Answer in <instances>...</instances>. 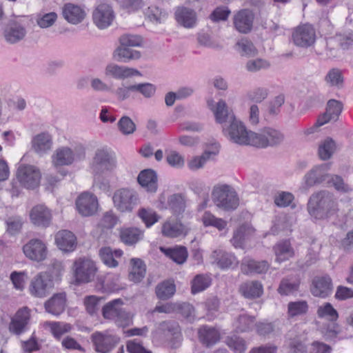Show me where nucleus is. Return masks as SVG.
I'll return each mask as SVG.
<instances>
[{
    "instance_id": "obj_62",
    "label": "nucleus",
    "mask_w": 353,
    "mask_h": 353,
    "mask_svg": "<svg viewBox=\"0 0 353 353\" xmlns=\"http://www.w3.org/2000/svg\"><path fill=\"white\" fill-rule=\"evenodd\" d=\"M100 298L90 295L85 296L83 301L85 310L90 315L95 314L99 309Z\"/></svg>"
},
{
    "instance_id": "obj_42",
    "label": "nucleus",
    "mask_w": 353,
    "mask_h": 353,
    "mask_svg": "<svg viewBox=\"0 0 353 353\" xmlns=\"http://www.w3.org/2000/svg\"><path fill=\"white\" fill-rule=\"evenodd\" d=\"M254 317L245 313L240 314L234 321L233 326L238 332H246L252 330L254 325Z\"/></svg>"
},
{
    "instance_id": "obj_32",
    "label": "nucleus",
    "mask_w": 353,
    "mask_h": 353,
    "mask_svg": "<svg viewBox=\"0 0 353 353\" xmlns=\"http://www.w3.org/2000/svg\"><path fill=\"white\" fill-rule=\"evenodd\" d=\"M269 268V264L265 261H256L250 259H245L242 261L241 270L245 274H263Z\"/></svg>"
},
{
    "instance_id": "obj_8",
    "label": "nucleus",
    "mask_w": 353,
    "mask_h": 353,
    "mask_svg": "<svg viewBox=\"0 0 353 353\" xmlns=\"http://www.w3.org/2000/svg\"><path fill=\"white\" fill-rule=\"evenodd\" d=\"M117 222V216L111 212H106L92 232L93 239L99 243H106L112 235V228Z\"/></svg>"
},
{
    "instance_id": "obj_58",
    "label": "nucleus",
    "mask_w": 353,
    "mask_h": 353,
    "mask_svg": "<svg viewBox=\"0 0 353 353\" xmlns=\"http://www.w3.org/2000/svg\"><path fill=\"white\" fill-rule=\"evenodd\" d=\"M327 183L329 186L334 187L341 192H347L350 190L349 185L345 183L343 178L339 175H329Z\"/></svg>"
},
{
    "instance_id": "obj_21",
    "label": "nucleus",
    "mask_w": 353,
    "mask_h": 353,
    "mask_svg": "<svg viewBox=\"0 0 353 353\" xmlns=\"http://www.w3.org/2000/svg\"><path fill=\"white\" fill-rule=\"evenodd\" d=\"M32 149L39 155L48 152L52 146V136L48 132H41L35 135L31 141Z\"/></svg>"
},
{
    "instance_id": "obj_55",
    "label": "nucleus",
    "mask_w": 353,
    "mask_h": 353,
    "mask_svg": "<svg viewBox=\"0 0 353 353\" xmlns=\"http://www.w3.org/2000/svg\"><path fill=\"white\" fill-rule=\"evenodd\" d=\"M118 128L124 135L132 134L136 130V125L133 121L127 116L122 117L119 121Z\"/></svg>"
},
{
    "instance_id": "obj_49",
    "label": "nucleus",
    "mask_w": 353,
    "mask_h": 353,
    "mask_svg": "<svg viewBox=\"0 0 353 353\" xmlns=\"http://www.w3.org/2000/svg\"><path fill=\"white\" fill-rule=\"evenodd\" d=\"M317 315L319 318L326 319L330 321H336L339 318L337 311L330 303L319 306L317 310Z\"/></svg>"
},
{
    "instance_id": "obj_46",
    "label": "nucleus",
    "mask_w": 353,
    "mask_h": 353,
    "mask_svg": "<svg viewBox=\"0 0 353 353\" xmlns=\"http://www.w3.org/2000/svg\"><path fill=\"white\" fill-rule=\"evenodd\" d=\"M211 278L205 274L196 275L191 283V292L195 294L207 289L211 284Z\"/></svg>"
},
{
    "instance_id": "obj_2",
    "label": "nucleus",
    "mask_w": 353,
    "mask_h": 353,
    "mask_svg": "<svg viewBox=\"0 0 353 353\" xmlns=\"http://www.w3.org/2000/svg\"><path fill=\"white\" fill-rule=\"evenodd\" d=\"M97 272L96 263L92 259L87 256L77 258L71 267L73 283L79 285L90 283Z\"/></svg>"
},
{
    "instance_id": "obj_41",
    "label": "nucleus",
    "mask_w": 353,
    "mask_h": 353,
    "mask_svg": "<svg viewBox=\"0 0 353 353\" xmlns=\"http://www.w3.org/2000/svg\"><path fill=\"white\" fill-rule=\"evenodd\" d=\"M160 250L173 261L178 264L183 263L188 257V252L185 247L177 246L174 248L165 249L162 247Z\"/></svg>"
},
{
    "instance_id": "obj_57",
    "label": "nucleus",
    "mask_w": 353,
    "mask_h": 353,
    "mask_svg": "<svg viewBox=\"0 0 353 353\" xmlns=\"http://www.w3.org/2000/svg\"><path fill=\"white\" fill-rule=\"evenodd\" d=\"M343 110V104L341 102L330 99L328 101L326 108V112L330 116L333 121H336Z\"/></svg>"
},
{
    "instance_id": "obj_10",
    "label": "nucleus",
    "mask_w": 353,
    "mask_h": 353,
    "mask_svg": "<svg viewBox=\"0 0 353 353\" xmlns=\"http://www.w3.org/2000/svg\"><path fill=\"white\" fill-rule=\"evenodd\" d=\"M20 183L28 189L37 188L41 179V173L39 169L34 165H24L19 167L17 174Z\"/></svg>"
},
{
    "instance_id": "obj_50",
    "label": "nucleus",
    "mask_w": 353,
    "mask_h": 353,
    "mask_svg": "<svg viewBox=\"0 0 353 353\" xmlns=\"http://www.w3.org/2000/svg\"><path fill=\"white\" fill-rule=\"evenodd\" d=\"M225 343L230 349L235 353H243L247 349L245 340L236 335L228 336Z\"/></svg>"
},
{
    "instance_id": "obj_33",
    "label": "nucleus",
    "mask_w": 353,
    "mask_h": 353,
    "mask_svg": "<svg viewBox=\"0 0 353 353\" xmlns=\"http://www.w3.org/2000/svg\"><path fill=\"white\" fill-rule=\"evenodd\" d=\"M23 251L28 258L36 261H43L47 256L46 244H24Z\"/></svg>"
},
{
    "instance_id": "obj_56",
    "label": "nucleus",
    "mask_w": 353,
    "mask_h": 353,
    "mask_svg": "<svg viewBox=\"0 0 353 353\" xmlns=\"http://www.w3.org/2000/svg\"><path fill=\"white\" fill-rule=\"evenodd\" d=\"M50 330L57 339L61 338L63 334L70 332V324L63 322H53L50 323Z\"/></svg>"
},
{
    "instance_id": "obj_37",
    "label": "nucleus",
    "mask_w": 353,
    "mask_h": 353,
    "mask_svg": "<svg viewBox=\"0 0 353 353\" xmlns=\"http://www.w3.org/2000/svg\"><path fill=\"white\" fill-rule=\"evenodd\" d=\"M119 236L123 243H137L143 239V232L137 228H123L119 230Z\"/></svg>"
},
{
    "instance_id": "obj_11",
    "label": "nucleus",
    "mask_w": 353,
    "mask_h": 353,
    "mask_svg": "<svg viewBox=\"0 0 353 353\" xmlns=\"http://www.w3.org/2000/svg\"><path fill=\"white\" fill-rule=\"evenodd\" d=\"M53 287V281L46 272L38 274L30 285V294L36 297H44Z\"/></svg>"
},
{
    "instance_id": "obj_1",
    "label": "nucleus",
    "mask_w": 353,
    "mask_h": 353,
    "mask_svg": "<svg viewBox=\"0 0 353 353\" xmlns=\"http://www.w3.org/2000/svg\"><path fill=\"white\" fill-rule=\"evenodd\" d=\"M307 210L315 219H325L338 210L337 202L333 194L327 190H321L310 196Z\"/></svg>"
},
{
    "instance_id": "obj_23",
    "label": "nucleus",
    "mask_w": 353,
    "mask_h": 353,
    "mask_svg": "<svg viewBox=\"0 0 353 353\" xmlns=\"http://www.w3.org/2000/svg\"><path fill=\"white\" fill-rule=\"evenodd\" d=\"M188 229L181 222L174 220H168L161 227V233L164 236L176 238L187 235Z\"/></svg>"
},
{
    "instance_id": "obj_13",
    "label": "nucleus",
    "mask_w": 353,
    "mask_h": 353,
    "mask_svg": "<svg viewBox=\"0 0 353 353\" xmlns=\"http://www.w3.org/2000/svg\"><path fill=\"white\" fill-rule=\"evenodd\" d=\"M26 33L25 24L20 18L17 17L8 23L4 30V37L7 42L13 44L23 40Z\"/></svg>"
},
{
    "instance_id": "obj_9",
    "label": "nucleus",
    "mask_w": 353,
    "mask_h": 353,
    "mask_svg": "<svg viewBox=\"0 0 353 353\" xmlns=\"http://www.w3.org/2000/svg\"><path fill=\"white\" fill-rule=\"evenodd\" d=\"M316 30L314 28L308 23L297 26L292 33L293 43L299 47L309 48L316 41Z\"/></svg>"
},
{
    "instance_id": "obj_43",
    "label": "nucleus",
    "mask_w": 353,
    "mask_h": 353,
    "mask_svg": "<svg viewBox=\"0 0 353 353\" xmlns=\"http://www.w3.org/2000/svg\"><path fill=\"white\" fill-rule=\"evenodd\" d=\"M254 228L248 224L240 225L233 234L232 239L234 243H242L243 241H250V238L254 235Z\"/></svg>"
},
{
    "instance_id": "obj_19",
    "label": "nucleus",
    "mask_w": 353,
    "mask_h": 353,
    "mask_svg": "<svg viewBox=\"0 0 353 353\" xmlns=\"http://www.w3.org/2000/svg\"><path fill=\"white\" fill-rule=\"evenodd\" d=\"M310 290L314 296H327L332 291L331 278L328 275L315 276L312 280Z\"/></svg>"
},
{
    "instance_id": "obj_29",
    "label": "nucleus",
    "mask_w": 353,
    "mask_h": 353,
    "mask_svg": "<svg viewBox=\"0 0 353 353\" xmlns=\"http://www.w3.org/2000/svg\"><path fill=\"white\" fill-rule=\"evenodd\" d=\"M239 292L245 298L256 299L263 294V287L258 281H248L240 285Z\"/></svg>"
},
{
    "instance_id": "obj_51",
    "label": "nucleus",
    "mask_w": 353,
    "mask_h": 353,
    "mask_svg": "<svg viewBox=\"0 0 353 353\" xmlns=\"http://www.w3.org/2000/svg\"><path fill=\"white\" fill-rule=\"evenodd\" d=\"M23 221L20 216H9L6 221V232L10 235H16L20 232Z\"/></svg>"
},
{
    "instance_id": "obj_45",
    "label": "nucleus",
    "mask_w": 353,
    "mask_h": 353,
    "mask_svg": "<svg viewBox=\"0 0 353 353\" xmlns=\"http://www.w3.org/2000/svg\"><path fill=\"white\" fill-rule=\"evenodd\" d=\"M168 206L176 216L181 214L185 209V201L181 194H174L168 199Z\"/></svg>"
},
{
    "instance_id": "obj_18",
    "label": "nucleus",
    "mask_w": 353,
    "mask_h": 353,
    "mask_svg": "<svg viewBox=\"0 0 353 353\" xmlns=\"http://www.w3.org/2000/svg\"><path fill=\"white\" fill-rule=\"evenodd\" d=\"M254 16L248 9H243L237 12L233 17V24L235 29L240 33H249L253 26Z\"/></svg>"
},
{
    "instance_id": "obj_53",
    "label": "nucleus",
    "mask_w": 353,
    "mask_h": 353,
    "mask_svg": "<svg viewBox=\"0 0 353 353\" xmlns=\"http://www.w3.org/2000/svg\"><path fill=\"white\" fill-rule=\"evenodd\" d=\"M308 310V305L305 301L290 302L288 303V315L296 316L305 314Z\"/></svg>"
},
{
    "instance_id": "obj_44",
    "label": "nucleus",
    "mask_w": 353,
    "mask_h": 353,
    "mask_svg": "<svg viewBox=\"0 0 353 353\" xmlns=\"http://www.w3.org/2000/svg\"><path fill=\"white\" fill-rule=\"evenodd\" d=\"M335 141L330 137L326 138L319 146V156L321 160L330 159L336 150Z\"/></svg>"
},
{
    "instance_id": "obj_40",
    "label": "nucleus",
    "mask_w": 353,
    "mask_h": 353,
    "mask_svg": "<svg viewBox=\"0 0 353 353\" xmlns=\"http://www.w3.org/2000/svg\"><path fill=\"white\" fill-rule=\"evenodd\" d=\"M167 331L165 332V339L168 345L171 348L178 347L181 342L182 336L179 327L176 324L166 326Z\"/></svg>"
},
{
    "instance_id": "obj_54",
    "label": "nucleus",
    "mask_w": 353,
    "mask_h": 353,
    "mask_svg": "<svg viewBox=\"0 0 353 353\" xmlns=\"http://www.w3.org/2000/svg\"><path fill=\"white\" fill-rule=\"evenodd\" d=\"M237 50L242 56H254L257 50L252 42L247 39H242L236 43Z\"/></svg>"
},
{
    "instance_id": "obj_17",
    "label": "nucleus",
    "mask_w": 353,
    "mask_h": 353,
    "mask_svg": "<svg viewBox=\"0 0 353 353\" xmlns=\"http://www.w3.org/2000/svg\"><path fill=\"white\" fill-rule=\"evenodd\" d=\"M52 218L51 210L42 204L34 206L30 212V221L37 227H48L51 223Z\"/></svg>"
},
{
    "instance_id": "obj_27",
    "label": "nucleus",
    "mask_w": 353,
    "mask_h": 353,
    "mask_svg": "<svg viewBox=\"0 0 353 353\" xmlns=\"http://www.w3.org/2000/svg\"><path fill=\"white\" fill-rule=\"evenodd\" d=\"M62 14L64 19L72 24L81 23L85 17V11L79 6L72 3L65 4Z\"/></svg>"
},
{
    "instance_id": "obj_28",
    "label": "nucleus",
    "mask_w": 353,
    "mask_h": 353,
    "mask_svg": "<svg viewBox=\"0 0 353 353\" xmlns=\"http://www.w3.org/2000/svg\"><path fill=\"white\" fill-rule=\"evenodd\" d=\"M119 274L108 273L105 276L97 277V287L103 292H114L121 288Z\"/></svg>"
},
{
    "instance_id": "obj_4",
    "label": "nucleus",
    "mask_w": 353,
    "mask_h": 353,
    "mask_svg": "<svg viewBox=\"0 0 353 353\" xmlns=\"http://www.w3.org/2000/svg\"><path fill=\"white\" fill-rule=\"evenodd\" d=\"M123 304L121 299H116L106 303L102 308L103 318L114 321L118 326H128L130 319L128 314L123 310Z\"/></svg>"
},
{
    "instance_id": "obj_25",
    "label": "nucleus",
    "mask_w": 353,
    "mask_h": 353,
    "mask_svg": "<svg viewBox=\"0 0 353 353\" xmlns=\"http://www.w3.org/2000/svg\"><path fill=\"white\" fill-rule=\"evenodd\" d=\"M137 181L148 192H156L158 188L157 174L152 169H145L139 174Z\"/></svg>"
},
{
    "instance_id": "obj_34",
    "label": "nucleus",
    "mask_w": 353,
    "mask_h": 353,
    "mask_svg": "<svg viewBox=\"0 0 353 353\" xmlns=\"http://www.w3.org/2000/svg\"><path fill=\"white\" fill-rule=\"evenodd\" d=\"M123 255V251L120 249L112 250L109 247H105L100 250L99 256L103 263L109 268H116L119 263L117 258Z\"/></svg>"
},
{
    "instance_id": "obj_30",
    "label": "nucleus",
    "mask_w": 353,
    "mask_h": 353,
    "mask_svg": "<svg viewBox=\"0 0 353 353\" xmlns=\"http://www.w3.org/2000/svg\"><path fill=\"white\" fill-rule=\"evenodd\" d=\"M215 120L219 123H230L236 118L232 110H229L225 101L220 99L216 104L214 110Z\"/></svg>"
},
{
    "instance_id": "obj_22",
    "label": "nucleus",
    "mask_w": 353,
    "mask_h": 353,
    "mask_svg": "<svg viewBox=\"0 0 353 353\" xmlns=\"http://www.w3.org/2000/svg\"><path fill=\"white\" fill-rule=\"evenodd\" d=\"M105 74L117 79H125L132 76L140 75L141 74L136 69L111 63L106 66Z\"/></svg>"
},
{
    "instance_id": "obj_39",
    "label": "nucleus",
    "mask_w": 353,
    "mask_h": 353,
    "mask_svg": "<svg viewBox=\"0 0 353 353\" xmlns=\"http://www.w3.org/2000/svg\"><path fill=\"white\" fill-rule=\"evenodd\" d=\"M132 269L129 274V279L134 283L140 282L146 273L145 265L140 259H131Z\"/></svg>"
},
{
    "instance_id": "obj_16",
    "label": "nucleus",
    "mask_w": 353,
    "mask_h": 353,
    "mask_svg": "<svg viewBox=\"0 0 353 353\" xmlns=\"http://www.w3.org/2000/svg\"><path fill=\"white\" fill-rule=\"evenodd\" d=\"M92 18L99 28L104 29L112 24L114 19V11L109 4L101 3L93 11Z\"/></svg>"
},
{
    "instance_id": "obj_20",
    "label": "nucleus",
    "mask_w": 353,
    "mask_h": 353,
    "mask_svg": "<svg viewBox=\"0 0 353 353\" xmlns=\"http://www.w3.org/2000/svg\"><path fill=\"white\" fill-rule=\"evenodd\" d=\"M329 168L328 164L323 163L314 167L305 176V183L307 187H312L324 181H327L329 174L327 171Z\"/></svg>"
},
{
    "instance_id": "obj_64",
    "label": "nucleus",
    "mask_w": 353,
    "mask_h": 353,
    "mask_svg": "<svg viewBox=\"0 0 353 353\" xmlns=\"http://www.w3.org/2000/svg\"><path fill=\"white\" fill-rule=\"evenodd\" d=\"M120 46L130 48L139 46L142 39L141 37L132 34H123L119 38Z\"/></svg>"
},
{
    "instance_id": "obj_63",
    "label": "nucleus",
    "mask_w": 353,
    "mask_h": 353,
    "mask_svg": "<svg viewBox=\"0 0 353 353\" xmlns=\"http://www.w3.org/2000/svg\"><path fill=\"white\" fill-rule=\"evenodd\" d=\"M335 40L342 50H348L353 45V32L338 34L335 37Z\"/></svg>"
},
{
    "instance_id": "obj_59",
    "label": "nucleus",
    "mask_w": 353,
    "mask_h": 353,
    "mask_svg": "<svg viewBox=\"0 0 353 353\" xmlns=\"http://www.w3.org/2000/svg\"><path fill=\"white\" fill-rule=\"evenodd\" d=\"M212 154L215 155L216 152L205 151L200 157H195L188 162V167L192 170H196L202 168Z\"/></svg>"
},
{
    "instance_id": "obj_6",
    "label": "nucleus",
    "mask_w": 353,
    "mask_h": 353,
    "mask_svg": "<svg viewBox=\"0 0 353 353\" xmlns=\"http://www.w3.org/2000/svg\"><path fill=\"white\" fill-rule=\"evenodd\" d=\"M117 167L115 157L107 149H98L93 157L91 168L94 174L112 172Z\"/></svg>"
},
{
    "instance_id": "obj_38",
    "label": "nucleus",
    "mask_w": 353,
    "mask_h": 353,
    "mask_svg": "<svg viewBox=\"0 0 353 353\" xmlns=\"http://www.w3.org/2000/svg\"><path fill=\"white\" fill-rule=\"evenodd\" d=\"M199 336L201 341L207 346L216 343L220 338L217 330L207 325L203 326L199 330Z\"/></svg>"
},
{
    "instance_id": "obj_14",
    "label": "nucleus",
    "mask_w": 353,
    "mask_h": 353,
    "mask_svg": "<svg viewBox=\"0 0 353 353\" xmlns=\"http://www.w3.org/2000/svg\"><path fill=\"white\" fill-rule=\"evenodd\" d=\"M30 323V310L26 307H23L12 317L9 330L16 335H20L28 330Z\"/></svg>"
},
{
    "instance_id": "obj_12",
    "label": "nucleus",
    "mask_w": 353,
    "mask_h": 353,
    "mask_svg": "<svg viewBox=\"0 0 353 353\" xmlns=\"http://www.w3.org/2000/svg\"><path fill=\"white\" fill-rule=\"evenodd\" d=\"M223 132L230 141L239 145L246 144L250 133L243 123L236 118L229 123L227 128H223Z\"/></svg>"
},
{
    "instance_id": "obj_61",
    "label": "nucleus",
    "mask_w": 353,
    "mask_h": 353,
    "mask_svg": "<svg viewBox=\"0 0 353 353\" xmlns=\"http://www.w3.org/2000/svg\"><path fill=\"white\" fill-rule=\"evenodd\" d=\"M325 79L332 86H340L343 82L341 72L338 68L331 69L325 76Z\"/></svg>"
},
{
    "instance_id": "obj_31",
    "label": "nucleus",
    "mask_w": 353,
    "mask_h": 353,
    "mask_svg": "<svg viewBox=\"0 0 353 353\" xmlns=\"http://www.w3.org/2000/svg\"><path fill=\"white\" fill-rule=\"evenodd\" d=\"M212 257L215 259L218 266L223 270L234 268L239 263L234 254L221 250L214 251Z\"/></svg>"
},
{
    "instance_id": "obj_52",
    "label": "nucleus",
    "mask_w": 353,
    "mask_h": 353,
    "mask_svg": "<svg viewBox=\"0 0 353 353\" xmlns=\"http://www.w3.org/2000/svg\"><path fill=\"white\" fill-rule=\"evenodd\" d=\"M145 15L151 21L161 23L167 18L168 14L159 7L151 6L146 10Z\"/></svg>"
},
{
    "instance_id": "obj_60",
    "label": "nucleus",
    "mask_w": 353,
    "mask_h": 353,
    "mask_svg": "<svg viewBox=\"0 0 353 353\" xmlns=\"http://www.w3.org/2000/svg\"><path fill=\"white\" fill-rule=\"evenodd\" d=\"M139 216L148 228L157 222L159 219L157 213L152 209H141Z\"/></svg>"
},
{
    "instance_id": "obj_5",
    "label": "nucleus",
    "mask_w": 353,
    "mask_h": 353,
    "mask_svg": "<svg viewBox=\"0 0 353 353\" xmlns=\"http://www.w3.org/2000/svg\"><path fill=\"white\" fill-rule=\"evenodd\" d=\"M91 340L97 352L109 353L119 344L120 336L113 330H106L92 333Z\"/></svg>"
},
{
    "instance_id": "obj_7",
    "label": "nucleus",
    "mask_w": 353,
    "mask_h": 353,
    "mask_svg": "<svg viewBox=\"0 0 353 353\" xmlns=\"http://www.w3.org/2000/svg\"><path fill=\"white\" fill-rule=\"evenodd\" d=\"M114 207L122 212H132L138 204L137 193L133 190L121 188L117 190L112 197Z\"/></svg>"
},
{
    "instance_id": "obj_15",
    "label": "nucleus",
    "mask_w": 353,
    "mask_h": 353,
    "mask_svg": "<svg viewBox=\"0 0 353 353\" xmlns=\"http://www.w3.org/2000/svg\"><path fill=\"white\" fill-rule=\"evenodd\" d=\"M76 206L82 216H92L97 211L99 207L97 197L92 193L83 192L77 198Z\"/></svg>"
},
{
    "instance_id": "obj_36",
    "label": "nucleus",
    "mask_w": 353,
    "mask_h": 353,
    "mask_svg": "<svg viewBox=\"0 0 353 353\" xmlns=\"http://www.w3.org/2000/svg\"><path fill=\"white\" fill-rule=\"evenodd\" d=\"M74 160V152L68 147L58 148L53 155V163L56 166L69 165L73 163Z\"/></svg>"
},
{
    "instance_id": "obj_47",
    "label": "nucleus",
    "mask_w": 353,
    "mask_h": 353,
    "mask_svg": "<svg viewBox=\"0 0 353 353\" xmlns=\"http://www.w3.org/2000/svg\"><path fill=\"white\" fill-rule=\"evenodd\" d=\"M245 145H251L257 148H266L268 142L265 134V128L260 133L250 131L248 141Z\"/></svg>"
},
{
    "instance_id": "obj_35",
    "label": "nucleus",
    "mask_w": 353,
    "mask_h": 353,
    "mask_svg": "<svg viewBox=\"0 0 353 353\" xmlns=\"http://www.w3.org/2000/svg\"><path fill=\"white\" fill-rule=\"evenodd\" d=\"M141 56V54L139 51L121 46L117 47L113 53V57L117 61L124 63L137 60Z\"/></svg>"
},
{
    "instance_id": "obj_48",
    "label": "nucleus",
    "mask_w": 353,
    "mask_h": 353,
    "mask_svg": "<svg viewBox=\"0 0 353 353\" xmlns=\"http://www.w3.org/2000/svg\"><path fill=\"white\" fill-rule=\"evenodd\" d=\"M175 285L172 281H164L158 285L156 288V294L159 299L165 300L170 298L175 292Z\"/></svg>"
},
{
    "instance_id": "obj_3",
    "label": "nucleus",
    "mask_w": 353,
    "mask_h": 353,
    "mask_svg": "<svg viewBox=\"0 0 353 353\" xmlns=\"http://www.w3.org/2000/svg\"><path fill=\"white\" fill-rule=\"evenodd\" d=\"M212 199L219 208L225 211L234 210L239 205V198L236 190L228 185L214 187Z\"/></svg>"
},
{
    "instance_id": "obj_24",
    "label": "nucleus",
    "mask_w": 353,
    "mask_h": 353,
    "mask_svg": "<svg viewBox=\"0 0 353 353\" xmlns=\"http://www.w3.org/2000/svg\"><path fill=\"white\" fill-rule=\"evenodd\" d=\"M66 295L65 293L54 294L44 304L46 311L54 316H59L65 307Z\"/></svg>"
},
{
    "instance_id": "obj_26",
    "label": "nucleus",
    "mask_w": 353,
    "mask_h": 353,
    "mask_svg": "<svg viewBox=\"0 0 353 353\" xmlns=\"http://www.w3.org/2000/svg\"><path fill=\"white\" fill-rule=\"evenodd\" d=\"M174 15L176 21L185 28H190L196 24V15L192 9L183 6L178 7Z\"/></svg>"
}]
</instances>
